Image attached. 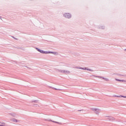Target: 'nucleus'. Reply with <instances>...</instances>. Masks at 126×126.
<instances>
[{"mask_svg":"<svg viewBox=\"0 0 126 126\" xmlns=\"http://www.w3.org/2000/svg\"><path fill=\"white\" fill-rule=\"evenodd\" d=\"M38 52H40V53H41L42 54H57V53H54L53 52H45L43 50H38Z\"/></svg>","mask_w":126,"mask_h":126,"instance_id":"1","label":"nucleus"},{"mask_svg":"<svg viewBox=\"0 0 126 126\" xmlns=\"http://www.w3.org/2000/svg\"><path fill=\"white\" fill-rule=\"evenodd\" d=\"M92 111L96 114V115H99V113H100V111L98 109H97L96 108H92Z\"/></svg>","mask_w":126,"mask_h":126,"instance_id":"2","label":"nucleus"},{"mask_svg":"<svg viewBox=\"0 0 126 126\" xmlns=\"http://www.w3.org/2000/svg\"><path fill=\"white\" fill-rule=\"evenodd\" d=\"M64 16H65L66 18H70V17H71V15H70V14L69 13H65L64 15Z\"/></svg>","mask_w":126,"mask_h":126,"instance_id":"3","label":"nucleus"},{"mask_svg":"<svg viewBox=\"0 0 126 126\" xmlns=\"http://www.w3.org/2000/svg\"><path fill=\"white\" fill-rule=\"evenodd\" d=\"M12 122H13L14 123H17V120H16V119H12Z\"/></svg>","mask_w":126,"mask_h":126,"instance_id":"4","label":"nucleus"},{"mask_svg":"<svg viewBox=\"0 0 126 126\" xmlns=\"http://www.w3.org/2000/svg\"><path fill=\"white\" fill-rule=\"evenodd\" d=\"M50 122H52V123H55L56 124H58V125H61L60 122H56V121H53L52 120H51Z\"/></svg>","mask_w":126,"mask_h":126,"instance_id":"5","label":"nucleus"},{"mask_svg":"<svg viewBox=\"0 0 126 126\" xmlns=\"http://www.w3.org/2000/svg\"><path fill=\"white\" fill-rule=\"evenodd\" d=\"M110 120H111V121H113V120H115V119H114V118L111 117V119H110Z\"/></svg>","mask_w":126,"mask_h":126,"instance_id":"6","label":"nucleus"},{"mask_svg":"<svg viewBox=\"0 0 126 126\" xmlns=\"http://www.w3.org/2000/svg\"><path fill=\"white\" fill-rule=\"evenodd\" d=\"M81 69H84V70H85V69H86V68H80Z\"/></svg>","mask_w":126,"mask_h":126,"instance_id":"7","label":"nucleus"},{"mask_svg":"<svg viewBox=\"0 0 126 126\" xmlns=\"http://www.w3.org/2000/svg\"><path fill=\"white\" fill-rule=\"evenodd\" d=\"M118 81H125L126 82V81H124V80H117Z\"/></svg>","mask_w":126,"mask_h":126,"instance_id":"8","label":"nucleus"},{"mask_svg":"<svg viewBox=\"0 0 126 126\" xmlns=\"http://www.w3.org/2000/svg\"><path fill=\"white\" fill-rule=\"evenodd\" d=\"M121 97H123V98H126V96H121Z\"/></svg>","mask_w":126,"mask_h":126,"instance_id":"9","label":"nucleus"}]
</instances>
